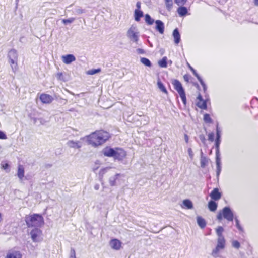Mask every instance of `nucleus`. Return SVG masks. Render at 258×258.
<instances>
[{
	"label": "nucleus",
	"mask_w": 258,
	"mask_h": 258,
	"mask_svg": "<svg viewBox=\"0 0 258 258\" xmlns=\"http://www.w3.org/2000/svg\"><path fill=\"white\" fill-rule=\"evenodd\" d=\"M109 138L108 132L103 130L97 131L85 136L86 141L93 147H97L104 144Z\"/></svg>",
	"instance_id": "f257e3e1"
},
{
	"label": "nucleus",
	"mask_w": 258,
	"mask_h": 258,
	"mask_svg": "<svg viewBox=\"0 0 258 258\" xmlns=\"http://www.w3.org/2000/svg\"><path fill=\"white\" fill-rule=\"evenodd\" d=\"M103 155L107 157H113L115 160H122L126 156V152L122 148L105 147L103 150Z\"/></svg>",
	"instance_id": "f03ea898"
},
{
	"label": "nucleus",
	"mask_w": 258,
	"mask_h": 258,
	"mask_svg": "<svg viewBox=\"0 0 258 258\" xmlns=\"http://www.w3.org/2000/svg\"><path fill=\"white\" fill-rule=\"evenodd\" d=\"M28 227H39L43 224V217L39 214L27 215L25 219Z\"/></svg>",
	"instance_id": "7ed1b4c3"
},
{
	"label": "nucleus",
	"mask_w": 258,
	"mask_h": 258,
	"mask_svg": "<svg viewBox=\"0 0 258 258\" xmlns=\"http://www.w3.org/2000/svg\"><path fill=\"white\" fill-rule=\"evenodd\" d=\"M126 35L132 41L137 43L139 39V32L136 25H132L130 26Z\"/></svg>",
	"instance_id": "20e7f679"
},
{
	"label": "nucleus",
	"mask_w": 258,
	"mask_h": 258,
	"mask_svg": "<svg viewBox=\"0 0 258 258\" xmlns=\"http://www.w3.org/2000/svg\"><path fill=\"white\" fill-rule=\"evenodd\" d=\"M9 62L12 69L15 72L17 69L18 54L17 51L12 49L8 53Z\"/></svg>",
	"instance_id": "39448f33"
},
{
	"label": "nucleus",
	"mask_w": 258,
	"mask_h": 258,
	"mask_svg": "<svg viewBox=\"0 0 258 258\" xmlns=\"http://www.w3.org/2000/svg\"><path fill=\"white\" fill-rule=\"evenodd\" d=\"M223 217L228 221H233V214L229 208L225 207L223 208L222 211L218 214L217 219L219 220H221Z\"/></svg>",
	"instance_id": "423d86ee"
},
{
	"label": "nucleus",
	"mask_w": 258,
	"mask_h": 258,
	"mask_svg": "<svg viewBox=\"0 0 258 258\" xmlns=\"http://www.w3.org/2000/svg\"><path fill=\"white\" fill-rule=\"evenodd\" d=\"M172 84L174 86V89L178 92L179 96L183 102L185 104L186 103V96L185 92L183 89L181 84L179 81L177 80H174L172 81Z\"/></svg>",
	"instance_id": "0eeeda50"
},
{
	"label": "nucleus",
	"mask_w": 258,
	"mask_h": 258,
	"mask_svg": "<svg viewBox=\"0 0 258 258\" xmlns=\"http://www.w3.org/2000/svg\"><path fill=\"white\" fill-rule=\"evenodd\" d=\"M225 240L224 238H218L216 248L213 250L212 255L214 257H218L220 251L225 248Z\"/></svg>",
	"instance_id": "6e6552de"
},
{
	"label": "nucleus",
	"mask_w": 258,
	"mask_h": 258,
	"mask_svg": "<svg viewBox=\"0 0 258 258\" xmlns=\"http://www.w3.org/2000/svg\"><path fill=\"white\" fill-rule=\"evenodd\" d=\"M29 234L34 242H40L43 239L42 231L37 228L33 229Z\"/></svg>",
	"instance_id": "1a4fd4ad"
},
{
	"label": "nucleus",
	"mask_w": 258,
	"mask_h": 258,
	"mask_svg": "<svg viewBox=\"0 0 258 258\" xmlns=\"http://www.w3.org/2000/svg\"><path fill=\"white\" fill-rule=\"evenodd\" d=\"M84 141H86L85 137L80 138L78 141L69 140L67 145L70 148L79 149L82 147Z\"/></svg>",
	"instance_id": "9d476101"
},
{
	"label": "nucleus",
	"mask_w": 258,
	"mask_h": 258,
	"mask_svg": "<svg viewBox=\"0 0 258 258\" xmlns=\"http://www.w3.org/2000/svg\"><path fill=\"white\" fill-rule=\"evenodd\" d=\"M4 258H23V255L19 250L11 249L6 252Z\"/></svg>",
	"instance_id": "9b49d317"
},
{
	"label": "nucleus",
	"mask_w": 258,
	"mask_h": 258,
	"mask_svg": "<svg viewBox=\"0 0 258 258\" xmlns=\"http://www.w3.org/2000/svg\"><path fill=\"white\" fill-rule=\"evenodd\" d=\"M109 245L111 248L116 250H118L121 247L122 243L120 240L117 239H113L110 240Z\"/></svg>",
	"instance_id": "f8f14e48"
},
{
	"label": "nucleus",
	"mask_w": 258,
	"mask_h": 258,
	"mask_svg": "<svg viewBox=\"0 0 258 258\" xmlns=\"http://www.w3.org/2000/svg\"><path fill=\"white\" fill-rule=\"evenodd\" d=\"M61 59L64 63L69 64L76 60V57L73 54H67L62 55Z\"/></svg>",
	"instance_id": "ddd939ff"
},
{
	"label": "nucleus",
	"mask_w": 258,
	"mask_h": 258,
	"mask_svg": "<svg viewBox=\"0 0 258 258\" xmlns=\"http://www.w3.org/2000/svg\"><path fill=\"white\" fill-rule=\"evenodd\" d=\"M40 99L43 103L49 104L53 100V98L50 95L42 94L40 96Z\"/></svg>",
	"instance_id": "4468645a"
},
{
	"label": "nucleus",
	"mask_w": 258,
	"mask_h": 258,
	"mask_svg": "<svg viewBox=\"0 0 258 258\" xmlns=\"http://www.w3.org/2000/svg\"><path fill=\"white\" fill-rule=\"evenodd\" d=\"M196 104L201 109H206L207 108L206 101L202 99L201 95H199L197 98Z\"/></svg>",
	"instance_id": "2eb2a0df"
},
{
	"label": "nucleus",
	"mask_w": 258,
	"mask_h": 258,
	"mask_svg": "<svg viewBox=\"0 0 258 258\" xmlns=\"http://www.w3.org/2000/svg\"><path fill=\"white\" fill-rule=\"evenodd\" d=\"M156 29L159 31L160 34H163L164 32V23L160 20H156L155 21Z\"/></svg>",
	"instance_id": "dca6fc26"
},
{
	"label": "nucleus",
	"mask_w": 258,
	"mask_h": 258,
	"mask_svg": "<svg viewBox=\"0 0 258 258\" xmlns=\"http://www.w3.org/2000/svg\"><path fill=\"white\" fill-rule=\"evenodd\" d=\"M211 198L214 200H218L221 197V194L218 188H214L210 194Z\"/></svg>",
	"instance_id": "f3484780"
},
{
	"label": "nucleus",
	"mask_w": 258,
	"mask_h": 258,
	"mask_svg": "<svg viewBox=\"0 0 258 258\" xmlns=\"http://www.w3.org/2000/svg\"><path fill=\"white\" fill-rule=\"evenodd\" d=\"M188 67L190 70L192 72L194 75L197 78L198 80L200 82L201 84L203 87L204 90L205 91L206 90V86L201 78L199 76V75L197 73L196 71L192 68L189 64H188Z\"/></svg>",
	"instance_id": "a211bd4d"
},
{
	"label": "nucleus",
	"mask_w": 258,
	"mask_h": 258,
	"mask_svg": "<svg viewBox=\"0 0 258 258\" xmlns=\"http://www.w3.org/2000/svg\"><path fill=\"white\" fill-rule=\"evenodd\" d=\"M209 159L206 156L203 155L202 152H201V158H200V164L202 168H205L208 165Z\"/></svg>",
	"instance_id": "6ab92c4d"
},
{
	"label": "nucleus",
	"mask_w": 258,
	"mask_h": 258,
	"mask_svg": "<svg viewBox=\"0 0 258 258\" xmlns=\"http://www.w3.org/2000/svg\"><path fill=\"white\" fill-rule=\"evenodd\" d=\"M181 207L182 208L191 209L193 208V204L192 202L188 199L184 200L182 202Z\"/></svg>",
	"instance_id": "aec40b11"
},
{
	"label": "nucleus",
	"mask_w": 258,
	"mask_h": 258,
	"mask_svg": "<svg viewBox=\"0 0 258 258\" xmlns=\"http://www.w3.org/2000/svg\"><path fill=\"white\" fill-rule=\"evenodd\" d=\"M173 36L174 37L175 43L176 44H178L180 41V35L177 29L174 30L173 32Z\"/></svg>",
	"instance_id": "412c9836"
},
{
	"label": "nucleus",
	"mask_w": 258,
	"mask_h": 258,
	"mask_svg": "<svg viewBox=\"0 0 258 258\" xmlns=\"http://www.w3.org/2000/svg\"><path fill=\"white\" fill-rule=\"evenodd\" d=\"M121 176L120 174H116L113 176H112L109 179V184L111 186H115L116 185V181L119 179V178Z\"/></svg>",
	"instance_id": "4be33fe9"
},
{
	"label": "nucleus",
	"mask_w": 258,
	"mask_h": 258,
	"mask_svg": "<svg viewBox=\"0 0 258 258\" xmlns=\"http://www.w3.org/2000/svg\"><path fill=\"white\" fill-rule=\"evenodd\" d=\"M143 16V12L139 9H135L134 12V18L135 20L137 22H139L141 18Z\"/></svg>",
	"instance_id": "5701e85b"
},
{
	"label": "nucleus",
	"mask_w": 258,
	"mask_h": 258,
	"mask_svg": "<svg viewBox=\"0 0 258 258\" xmlns=\"http://www.w3.org/2000/svg\"><path fill=\"white\" fill-rule=\"evenodd\" d=\"M157 85L158 86V88L161 91H162L163 93L167 94L168 93V91L167 89H166V87L163 85V84L161 81L160 79L159 78L158 79Z\"/></svg>",
	"instance_id": "b1692460"
},
{
	"label": "nucleus",
	"mask_w": 258,
	"mask_h": 258,
	"mask_svg": "<svg viewBox=\"0 0 258 258\" xmlns=\"http://www.w3.org/2000/svg\"><path fill=\"white\" fill-rule=\"evenodd\" d=\"M177 13H178L179 15L180 16H185L187 14V9L186 7H183V6H181V7H179L178 9H177Z\"/></svg>",
	"instance_id": "393cba45"
},
{
	"label": "nucleus",
	"mask_w": 258,
	"mask_h": 258,
	"mask_svg": "<svg viewBox=\"0 0 258 258\" xmlns=\"http://www.w3.org/2000/svg\"><path fill=\"white\" fill-rule=\"evenodd\" d=\"M17 175L20 180L23 178L24 176V168L22 165H19Z\"/></svg>",
	"instance_id": "a878e982"
},
{
	"label": "nucleus",
	"mask_w": 258,
	"mask_h": 258,
	"mask_svg": "<svg viewBox=\"0 0 258 258\" xmlns=\"http://www.w3.org/2000/svg\"><path fill=\"white\" fill-rule=\"evenodd\" d=\"M197 220L198 225L202 228H204L206 226V222L205 220L200 216L197 217Z\"/></svg>",
	"instance_id": "bb28decb"
},
{
	"label": "nucleus",
	"mask_w": 258,
	"mask_h": 258,
	"mask_svg": "<svg viewBox=\"0 0 258 258\" xmlns=\"http://www.w3.org/2000/svg\"><path fill=\"white\" fill-rule=\"evenodd\" d=\"M208 208L211 211H215L217 208V204L213 201H210L208 203Z\"/></svg>",
	"instance_id": "cd10ccee"
},
{
	"label": "nucleus",
	"mask_w": 258,
	"mask_h": 258,
	"mask_svg": "<svg viewBox=\"0 0 258 258\" xmlns=\"http://www.w3.org/2000/svg\"><path fill=\"white\" fill-rule=\"evenodd\" d=\"M167 58L166 57H164L162 59L158 61L159 66L162 68H166L167 66Z\"/></svg>",
	"instance_id": "c85d7f7f"
},
{
	"label": "nucleus",
	"mask_w": 258,
	"mask_h": 258,
	"mask_svg": "<svg viewBox=\"0 0 258 258\" xmlns=\"http://www.w3.org/2000/svg\"><path fill=\"white\" fill-rule=\"evenodd\" d=\"M145 22L148 25H152L154 22V20L152 19L149 14H146L145 15Z\"/></svg>",
	"instance_id": "c756f323"
},
{
	"label": "nucleus",
	"mask_w": 258,
	"mask_h": 258,
	"mask_svg": "<svg viewBox=\"0 0 258 258\" xmlns=\"http://www.w3.org/2000/svg\"><path fill=\"white\" fill-rule=\"evenodd\" d=\"M217 235H218V238H224L222 235V233L224 231V229L221 226H219L216 229Z\"/></svg>",
	"instance_id": "7c9ffc66"
},
{
	"label": "nucleus",
	"mask_w": 258,
	"mask_h": 258,
	"mask_svg": "<svg viewBox=\"0 0 258 258\" xmlns=\"http://www.w3.org/2000/svg\"><path fill=\"white\" fill-rule=\"evenodd\" d=\"M216 135H217V139H216V147L217 148H218L219 144H220V131H219V128H218V126L217 127Z\"/></svg>",
	"instance_id": "2f4dec72"
},
{
	"label": "nucleus",
	"mask_w": 258,
	"mask_h": 258,
	"mask_svg": "<svg viewBox=\"0 0 258 258\" xmlns=\"http://www.w3.org/2000/svg\"><path fill=\"white\" fill-rule=\"evenodd\" d=\"M141 62L145 66L150 67H151V63L150 61L145 57H142L141 58Z\"/></svg>",
	"instance_id": "473e14b6"
},
{
	"label": "nucleus",
	"mask_w": 258,
	"mask_h": 258,
	"mask_svg": "<svg viewBox=\"0 0 258 258\" xmlns=\"http://www.w3.org/2000/svg\"><path fill=\"white\" fill-rule=\"evenodd\" d=\"M166 7L168 10L170 11L173 6V1L172 0H164Z\"/></svg>",
	"instance_id": "72a5a7b5"
},
{
	"label": "nucleus",
	"mask_w": 258,
	"mask_h": 258,
	"mask_svg": "<svg viewBox=\"0 0 258 258\" xmlns=\"http://www.w3.org/2000/svg\"><path fill=\"white\" fill-rule=\"evenodd\" d=\"M100 71H101V70L100 69H92V70L88 71L87 72V74L88 75H94V74L99 73Z\"/></svg>",
	"instance_id": "f704fd0d"
},
{
	"label": "nucleus",
	"mask_w": 258,
	"mask_h": 258,
	"mask_svg": "<svg viewBox=\"0 0 258 258\" xmlns=\"http://www.w3.org/2000/svg\"><path fill=\"white\" fill-rule=\"evenodd\" d=\"M75 20V19L74 18L72 17L67 19H63L62 22L64 24H68L73 23Z\"/></svg>",
	"instance_id": "c9c22d12"
},
{
	"label": "nucleus",
	"mask_w": 258,
	"mask_h": 258,
	"mask_svg": "<svg viewBox=\"0 0 258 258\" xmlns=\"http://www.w3.org/2000/svg\"><path fill=\"white\" fill-rule=\"evenodd\" d=\"M204 120L206 123H211L212 120L209 115L205 114L204 116Z\"/></svg>",
	"instance_id": "e433bc0d"
},
{
	"label": "nucleus",
	"mask_w": 258,
	"mask_h": 258,
	"mask_svg": "<svg viewBox=\"0 0 258 258\" xmlns=\"http://www.w3.org/2000/svg\"><path fill=\"white\" fill-rule=\"evenodd\" d=\"M187 153H188V154L189 155V157L190 160H192L194 157V154L192 149L190 147L188 148Z\"/></svg>",
	"instance_id": "4c0bfd02"
},
{
	"label": "nucleus",
	"mask_w": 258,
	"mask_h": 258,
	"mask_svg": "<svg viewBox=\"0 0 258 258\" xmlns=\"http://www.w3.org/2000/svg\"><path fill=\"white\" fill-rule=\"evenodd\" d=\"M175 3L178 6H183L186 4L187 0H175Z\"/></svg>",
	"instance_id": "58836bf2"
},
{
	"label": "nucleus",
	"mask_w": 258,
	"mask_h": 258,
	"mask_svg": "<svg viewBox=\"0 0 258 258\" xmlns=\"http://www.w3.org/2000/svg\"><path fill=\"white\" fill-rule=\"evenodd\" d=\"M9 165L8 163L5 162H2L1 163V168L3 169L4 170H7L9 168Z\"/></svg>",
	"instance_id": "ea45409f"
},
{
	"label": "nucleus",
	"mask_w": 258,
	"mask_h": 258,
	"mask_svg": "<svg viewBox=\"0 0 258 258\" xmlns=\"http://www.w3.org/2000/svg\"><path fill=\"white\" fill-rule=\"evenodd\" d=\"M232 244L233 247H234L236 248H239L240 247L239 242L236 240L233 241Z\"/></svg>",
	"instance_id": "a19ab883"
},
{
	"label": "nucleus",
	"mask_w": 258,
	"mask_h": 258,
	"mask_svg": "<svg viewBox=\"0 0 258 258\" xmlns=\"http://www.w3.org/2000/svg\"><path fill=\"white\" fill-rule=\"evenodd\" d=\"M208 140L211 142H213L214 140V134L213 133H210L208 134Z\"/></svg>",
	"instance_id": "79ce46f5"
},
{
	"label": "nucleus",
	"mask_w": 258,
	"mask_h": 258,
	"mask_svg": "<svg viewBox=\"0 0 258 258\" xmlns=\"http://www.w3.org/2000/svg\"><path fill=\"white\" fill-rule=\"evenodd\" d=\"M0 139H7V136L6 134L2 131H0Z\"/></svg>",
	"instance_id": "37998d69"
},
{
	"label": "nucleus",
	"mask_w": 258,
	"mask_h": 258,
	"mask_svg": "<svg viewBox=\"0 0 258 258\" xmlns=\"http://www.w3.org/2000/svg\"><path fill=\"white\" fill-rule=\"evenodd\" d=\"M184 140H185L186 143L187 144L189 142V136L186 134H185L184 135Z\"/></svg>",
	"instance_id": "c03bdc74"
},
{
	"label": "nucleus",
	"mask_w": 258,
	"mask_h": 258,
	"mask_svg": "<svg viewBox=\"0 0 258 258\" xmlns=\"http://www.w3.org/2000/svg\"><path fill=\"white\" fill-rule=\"evenodd\" d=\"M70 258H76V254H75V251L74 250H71Z\"/></svg>",
	"instance_id": "a18cd8bd"
},
{
	"label": "nucleus",
	"mask_w": 258,
	"mask_h": 258,
	"mask_svg": "<svg viewBox=\"0 0 258 258\" xmlns=\"http://www.w3.org/2000/svg\"><path fill=\"white\" fill-rule=\"evenodd\" d=\"M221 170V166H217V175L219 176Z\"/></svg>",
	"instance_id": "49530a36"
},
{
	"label": "nucleus",
	"mask_w": 258,
	"mask_h": 258,
	"mask_svg": "<svg viewBox=\"0 0 258 258\" xmlns=\"http://www.w3.org/2000/svg\"><path fill=\"white\" fill-rule=\"evenodd\" d=\"M216 161H221V160H220V155H219V153H218V151L216 152Z\"/></svg>",
	"instance_id": "de8ad7c7"
},
{
	"label": "nucleus",
	"mask_w": 258,
	"mask_h": 258,
	"mask_svg": "<svg viewBox=\"0 0 258 258\" xmlns=\"http://www.w3.org/2000/svg\"><path fill=\"white\" fill-rule=\"evenodd\" d=\"M236 226L237 227V228L241 230V226H240L239 224V222L238 221V220H236Z\"/></svg>",
	"instance_id": "09e8293b"
},
{
	"label": "nucleus",
	"mask_w": 258,
	"mask_h": 258,
	"mask_svg": "<svg viewBox=\"0 0 258 258\" xmlns=\"http://www.w3.org/2000/svg\"><path fill=\"white\" fill-rule=\"evenodd\" d=\"M62 76V73H59L57 75V78L58 79H61V77Z\"/></svg>",
	"instance_id": "8fccbe9b"
},
{
	"label": "nucleus",
	"mask_w": 258,
	"mask_h": 258,
	"mask_svg": "<svg viewBox=\"0 0 258 258\" xmlns=\"http://www.w3.org/2000/svg\"><path fill=\"white\" fill-rule=\"evenodd\" d=\"M136 7L137 8L136 9L140 10V8H141V3H140V2H137V3Z\"/></svg>",
	"instance_id": "3c124183"
},
{
	"label": "nucleus",
	"mask_w": 258,
	"mask_h": 258,
	"mask_svg": "<svg viewBox=\"0 0 258 258\" xmlns=\"http://www.w3.org/2000/svg\"><path fill=\"white\" fill-rule=\"evenodd\" d=\"M99 188H100V186H99V185L98 184H95V186H94V189H95L96 190H99Z\"/></svg>",
	"instance_id": "603ef678"
},
{
	"label": "nucleus",
	"mask_w": 258,
	"mask_h": 258,
	"mask_svg": "<svg viewBox=\"0 0 258 258\" xmlns=\"http://www.w3.org/2000/svg\"><path fill=\"white\" fill-rule=\"evenodd\" d=\"M77 12L79 14H81L84 12V10L82 9H78Z\"/></svg>",
	"instance_id": "864d4df0"
},
{
	"label": "nucleus",
	"mask_w": 258,
	"mask_h": 258,
	"mask_svg": "<svg viewBox=\"0 0 258 258\" xmlns=\"http://www.w3.org/2000/svg\"><path fill=\"white\" fill-rule=\"evenodd\" d=\"M200 139L202 140V141L203 142H205V137H204V136L203 135H201L200 136Z\"/></svg>",
	"instance_id": "5fc2aeb1"
},
{
	"label": "nucleus",
	"mask_w": 258,
	"mask_h": 258,
	"mask_svg": "<svg viewBox=\"0 0 258 258\" xmlns=\"http://www.w3.org/2000/svg\"><path fill=\"white\" fill-rule=\"evenodd\" d=\"M217 166H221V161H216Z\"/></svg>",
	"instance_id": "6e6d98bb"
},
{
	"label": "nucleus",
	"mask_w": 258,
	"mask_h": 258,
	"mask_svg": "<svg viewBox=\"0 0 258 258\" xmlns=\"http://www.w3.org/2000/svg\"><path fill=\"white\" fill-rule=\"evenodd\" d=\"M254 3L256 6H258V0H254Z\"/></svg>",
	"instance_id": "4d7b16f0"
},
{
	"label": "nucleus",
	"mask_w": 258,
	"mask_h": 258,
	"mask_svg": "<svg viewBox=\"0 0 258 258\" xmlns=\"http://www.w3.org/2000/svg\"><path fill=\"white\" fill-rule=\"evenodd\" d=\"M138 51L139 52H142V50L141 49H138Z\"/></svg>",
	"instance_id": "13d9d810"
},
{
	"label": "nucleus",
	"mask_w": 258,
	"mask_h": 258,
	"mask_svg": "<svg viewBox=\"0 0 258 258\" xmlns=\"http://www.w3.org/2000/svg\"><path fill=\"white\" fill-rule=\"evenodd\" d=\"M1 148H2V147H1V146L0 145V149H1Z\"/></svg>",
	"instance_id": "bf43d9fd"
}]
</instances>
